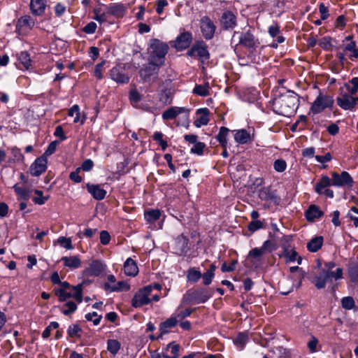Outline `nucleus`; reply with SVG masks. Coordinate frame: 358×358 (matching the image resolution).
Instances as JSON below:
<instances>
[{
    "instance_id": "obj_47",
    "label": "nucleus",
    "mask_w": 358,
    "mask_h": 358,
    "mask_svg": "<svg viewBox=\"0 0 358 358\" xmlns=\"http://www.w3.org/2000/svg\"><path fill=\"white\" fill-rule=\"evenodd\" d=\"M248 341V336L245 333H239L234 339L235 345L241 350L243 349Z\"/></svg>"
},
{
    "instance_id": "obj_21",
    "label": "nucleus",
    "mask_w": 358,
    "mask_h": 358,
    "mask_svg": "<svg viewBox=\"0 0 358 358\" xmlns=\"http://www.w3.org/2000/svg\"><path fill=\"white\" fill-rule=\"evenodd\" d=\"M86 188L96 200H102L106 195V191L101 188L99 185L87 183L86 185Z\"/></svg>"
},
{
    "instance_id": "obj_33",
    "label": "nucleus",
    "mask_w": 358,
    "mask_h": 358,
    "mask_svg": "<svg viewBox=\"0 0 358 358\" xmlns=\"http://www.w3.org/2000/svg\"><path fill=\"white\" fill-rule=\"evenodd\" d=\"M322 236H315L307 243V249L311 252H317L323 245Z\"/></svg>"
},
{
    "instance_id": "obj_16",
    "label": "nucleus",
    "mask_w": 358,
    "mask_h": 358,
    "mask_svg": "<svg viewBox=\"0 0 358 358\" xmlns=\"http://www.w3.org/2000/svg\"><path fill=\"white\" fill-rule=\"evenodd\" d=\"M192 41V34L190 32H183L176 38L174 47L178 50H182L190 45Z\"/></svg>"
},
{
    "instance_id": "obj_15",
    "label": "nucleus",
    "mask_w": 358,
    "mask_h": 358,
    "mask_svg": "<svg viewBox=\"0 0 358 358\" xmlns=\"http://www.w3.org/2000/svg\"><path fill=\"white\" fill-rule=\"evenodd\" d=\"M106 268V265L99 260H94L90 266L83 271L85 276H99Z\"/></svg>"
},
{
    "instance_id": "obj_5",
    "label": "nucleus",
    "mask_w": 358,
    "mask_h": 358,
    "mask_svg": "<svg viewBox=\"0 0 358 358\" xmlns=\"http://www.w3.org/2000/svg\"><path fill=\"white\" fill-rule=\"evenodd\" d=\"M334 102V101L331 96L323 95L320 93L313 103L310 110L314 114L320 113L327 108H331Z\"/></svg>"
},
{
    "instance_id": "obj_1",
    "label": "nucleus",
    "mask_w": 358,
    "mask_h": 358,
    "mask_svg": "<svg viewBox=\"0 0 358 358\" xmlns=\"http://www.w3.org/2000/svg\"><path fill=\"white\" fill-rule=\"evenodd\" d=\"M299 96L293 91H288L275 98L273 102L274 111L281 115L289 117L296 112L299 106Z\"/></svg>"
},
{
    "instance_id": "obj_26",
    "label": "nucleus",
    "mask_w": 358,
    "mask_h": 358,
    "mask_svg": "<svg viewBox=\"0 0 358 358\" xmlns=\"http://www.w3.org/2000/svg\"><path fill=\"white\" fill-rule=\"evenodd\" d=\"M180 345L171 343L168 344L162 353L164 358H178L179 357Z\"/></svg>"
},
{
    "instance_id": "obj_17",
    "label": "nucleus",
    "mask_w": 358,
    "mask_h": 358,
    "mask_svg": "<svg viewBox=\"0 0 358 358\" xmlns=\"http://www.w3.org/2000/svg\"><path fill=\"white\" fill-rule=\"evenodd\" d=\"M110 78L120 84H125L129 83V76L124 73V71L120 66H116L110 71Z\"/></svg>"
},
{
    "instance_id": "obj_27",
    "label": "nucleus",
    "mask_w": 358,
    "mask_h": 358,
    "mask_svg": "<svg viewBox=\"0 0 358 358\" xmlns=\"http://www.w3.org/2000/svg\"><path fill=\"white\" fill-rule=\"evenodd\" d=\"M30 9L35 15L39 16L43 15L45 10V0H31Z\"/></svg>"
},
{
    "instance_id": "obj_60",
    "label": "nucleus",
    "mask_w": 358,
    "mask_h": 358,
    "mask_svg": "<svg viewBox=\"0 0 358 358\" xmlns=\"http://www.w3.org/2000/svg\"><path fill=\"white\" fill-rule=\"evenodd\" d=\"M129 100L133 104L137 103L141 100V95L136 89H133L129 92Z\"/></svg>"
},
{
    "instance_id": "obj_23",
    "label": "nucleus",
    "mask_w": 358,
    "mask_h": 358,
    "mask_svg": "<svg viewBox=\"0 0 358 358\" xmlns=\"http://www.w3.org/2000/svg\"><path fill=\"white\" fill-rule=\"evenodd\" d=\"M328 282H331V280L325 270H320L319 274L315 275L313 281L315 286L319 289L324 288Z\"/></svg>"
},
{
    "instance_id": "obj_25",
    "label": "nucleus",
    "mask_w": 358,
    "mask_h": 358,
    "mask_svg": "<svg viewBox=\"0 0 358 358\" xmlns=\"http://www.w3.org/2000/svg\"><path fill=\"white\" fill-rule=\"evenodd\" d=\"M178 324V319L176 317H171L166 321L162 322L159 325L160 334L158 338H162L164 334L169 333V329L173 328Z\"/></svg>"
},
{
    "instance_id": "obj_49",
    "label": "nucleus",
    "mask_w": 358,
    "mask_h": 358,
    "mask_svg": "<svg viewBox=\"0 0 358 358\" xmlns=\"http://www.w3.org/2000/svg\"><path fill=\"white\" fill-rule=\"evenodd\" d=\"M350 281L353 282H358V264H354L349 266L348 270Z\"/></svg>"
},
{
    "instance_id": "obj_3",
    "label": "nucleus",
    "mask_w": 358,
    "mask_h": 358,
    "mask_svg": "<svg viewBox=\"0 0 358 358\" xmlns=\"http://www.w3.org/2000/svg\"><path fill=\"white\" fill-rule=\"evenodd\" d=\"M213 292L204 287L197 289H189L183 296L182 301L185 303H203L206 302L213 296Z\"/></svg>"
},
{
    "instance_id": "obj_36",
    "label": "nucleus",
    "mask_w": 358,
    "mask_h": 358,
    "mask_svg": "<svg viewBox=\"0 0 358 358\" xmlns=\"http://www.w3.org/2000/svg\"><path fill=\"white\" fill-rule=\"evenodd\" d=\"M104 288L106 289H110L112 292H120L129 290L130 286L127 282L122 280L119 281L113 286H110L108 283H105Z\"/></svg>"
},
{
    "instance_id": "obj_63",
    "label": "nucleus",
    "mask_w": 358,
    "mask_h": 358,
    "mask_svg": "<svg viewBox=\"0 0 358 358\" xmlns=\"http://www.w3.org/2000/svg\"><path fill=\"white\" fill-rule=\"evenodd\" d=\"M264 253H265V252L262 250V248H255L249 252L248 255H249V257L258 259L259 257L262 256Z\"/></svg>"
},
{
    "instance_id": "obj_34",
    "label": "nucleus",
    "mask_w": 358,
    "mask_h": 358,
    "mask_svg": "<svg viewBox=\"0 0 358 358\" xmlns=\"http://www.w3.org/2000/svg\"><path fill=\"white\" fill-rule=\"evenodd\" d=\"M188 243L189 239L186 236L182 234L178 236L176 239L177 253L181 255L186 252L188 249Z\"/></svg>"
},
{
    "instance_id": "obj_42",
    "label": "nucleus",
    "mask_w": 358,
    "mask_h": 358,
    "mask_svg": "<svg viewBox=\"0 0 358 358\" xmlns=\"http://www.w3.org/2000/svg\"><path fill=\"white\" fill-rule=\"evenodd\" d=\"M201 278V273L196 268H190L187 271V278L189 282H196Z\"/></svg>"
},
{
    "instance_id": "obj_14",
    "label": "nucleus",
    "mask_w": 358,
    "mask_h": 358,
    "mask_svg": "<svg viewBox=\"0 0 358 358\" xmlns=\"http://www.w3.org/2000/svg\"><path fill=\"white\" fill-rule=\"evenodd\" d=\"M48 161L45 157H41L37 158L35 162L31 165L29 172L33 176H39L47 169Z\"/></svg>"
},
{
    "instance_id": "obj_29",
    "label": "nucleus",
    "mask_w": 358,
    "mask_h": 358,
    "mask_svg": "<svg viewBox=\"0 0 358 358\" xmlns=\"http://www.w3.org/2000/svg\"><path fill=\"white\" fill-rule=\"evenodd\" d=\"M124 273L128 276H135L138 273V268L136 262L131 258H128L124 264Z\"/></svg>"
},
{
    "instance_id": "obj_56",
    "label": "nucleus",
    "mask_w": 358,
    "mask_h": 358,
    "mask_svg": "<svg viewBox=\"0 0 358 358\" xmlns=\"http://www.w3.org/2000/svg\"><path fill=\"white\" fill-rule=\"evenodd\" d=\"M325 271L328 273L331 280L334 278L336 280L343 278V269L341 268H338L336 271H332V270H325Z\"/></svg>"
},
{
    "instance_id": "obj_6",
    "label": "nucleus",
    "mask_w": 358,
    "mask_h": 358,
    "mask_svg": "<svg viewBox=\"0 0 358 358\" xmlns=\"http://www.w3.org/2000/svg\"><path fill=\"white\" fill-rule=\"evenodd\" d=\"M238 44L247 49L255 50L259 46L260 42L252 32L248 30L241 34Z\"/></svg>"
},
{
    "instance_id": "obj_40",
    "label": "nucleus",
    "mask_w": 358,
    "mask_h": 358,
    "mask_svg": "<svg viewBox=\"0 0 358 358\" xmlns=\"http://www.w3.org/2000/svg\"><path fill=\"white\" fill-rule=\"evenodd\" d=\"M229 131V129L225 127H222L220 129V131L216 136V138L220 142L221 146L222 148L227 147V136L228 135V133Z\"/></svg>"
},
{
    "instance_id": "obj_31",
    "label": "nucleus",
    "mask_w": 358,
    "mask_h": 358,
    "mask_svg": "<svg viewBox=\"0 0 358 358\" xmlns=\"http://www.w3.org/2000/svg\"><path fill=\"white\" fill-rule=\"evenodd\" d=\"M31 64L30 56L27 52H21L18 56L17 66L20 69H29Z\"/></svg>"
},
{
    "instance_id": "obj_53",
    "label": "nucleus",
    "mask_w": 358,
    "mask_h": 358,
    "mask_svg": "<svg viewBox=\"0 0 358 358\" xmlns=\"http://www.w3.org/2000/svg\"><path fill=\"white\" fill-rule=\"evenodd\" d=\"M163 134L160 131H157L153 135V139L157 141L159 145L162 147V149L163 150H166L167 146H168V144H167V142L166 141H164L163 140Z\"/></svg>"
},
{
    "instance_id": "obj_64",
    "label": "nucleus",
    "mask_w": 358,
    "mask_h": 358,
    "mask_svg": "<svg viewBox=\"0 0 358 358\" xmlns=\"http://www.w3.org/2000/svg\"><path fill=\"white\" fill-rule=\"evenodd\" d=\"M110 241V236L107 231H101L100 233V242L101 244L106 245L109 243Z\"/></svg>"
},
{
    "instance_id": "obj_50",
    "label": "nucleus",
    "mask_w": 358,
    "mask_h": 358,
    "mask_svg": "<svg viewBox=\"0 0 358 358\" xmlns=\"http://www.w3.org/2000/svg\"><path fill=\"white\" fill-rule=\"evenodd\" d=\"M193 93L201 96H206L209 94L208 85H196L193 90Z\"/></svg>"
},
{
    "instance_id": "obj_41",
    "label": "nucleus",
    "mask_w": 358,
    "mask_h": 358,
    "mask_svg": "<svg viewBox=\"0 0 358 358\" xmlns=\"http://www.w3.org/2000/svg\"><path fill=\"white\" fill-rule=\"evenodd\" d=\"M94 13L95 14L94 19L99 22L100 23H103L108 21V17L110 16L107 10L105 12H102L101 8H94Z\"/></svg>"
},
{
    "instance_id": "obj_55",
    "label": "nucleus",
    "mask_w": 358,
    "mask_h": 358,
    "mask_svg": "<svg viewBox=\"0 0 358 358\" xmlns=\"http://www.w3.org/2000/svg\"><path fill=\"white\" fill-rule=\"evenodd\" d=\"M57 243L64 248L67 250H71L73 248L71 244V240L69 238L61 236L57 239Z\"/></svg>"
},
{
    "instance_id": "obj_20",
    "label": "nucleus",
    "mask_w": 358,
    "mask_h": 358,
    "mask_svg": "<svg viewBox=\"0 0 358 358\" xmlns=\"http://www.w3.org/2000/svg\"><path fill=\"white\" fill-rule=\"evenodd\" d=\"M324 215V212L320 208L311 204L305 212V216L308 222H314L315 220L320 218Z\"/></svg>"
},
{
    "instance_id": "obj_45",
    "label": "nucleus",
    "mask_w": 358,
    "mask_h": 358,
    "mask_svg": "<svg viewBox=\"0 0 358 358\" xmlns=\"http://www.w3.org/2000/svg\"><path fill=\"white\" fill-rule=\"evenodd\" d=\"M120 346V343L115 339H109L107 342V349L113 355L118 352Z\"/></svg>"
},
{
    "instance_id": "obj_43",
    "label": "nucleus",
    "mask_w": 358,
    "mask_h": 358,
    "mask_svg": "<svg viewBox=\"0 0 358 358\" xmlns=\"http://www.w3.org/2000/svg\"><path fill=\"white\" fill-rule=\"evenodd\" d=\"M345 87L348 90V93L355 94L358 91V77L351 79L348 83L345 84Z\"/></svg>"
},
{
    "instance_id": "obj_38",
    "label": "nucleus",
    "mask_w": 358,
    "mask_h": 358,
    "mask_svg": "<svg viewBox=\"0 0 358 358\" xmlns=\"http://www.w3.org/2000/svg\"><path fill=\"white\" fill-rule=\"evenodd\" d=\"M234 139L240 144H245L250 141V135L245 129L238 130L234 135Z\"/></svg>"
},
{
    "instance_id": "obj_62",
    "label": "nucleus",
    "mask_w": 358,
    "mask_h": 358,
    "mask_svg": "<svg viewBox=\"0 0 358 358\" xmlns=\"http://www.w3.org/2000/svg\"><path fill=\"white\" fill-rule=\"evenodd\" d=\"M263 227V223L260 220H253L248 224V229L254 232Z\"/></svg>"
},
{
    "instance_id": "obj_54",
    "label": "nucleus",
    "mask_w": 358,
    "mask_h": 358,
    "mask_svg": "<svg viewBox=\"0 0 358 358\" xmlns=\"http://www.w3.org/2000/svg\"><path fill=\"white\" fill-rule=\"evenodd\" d=\"M205 148L206 145L204 143L196 142L191 148V152L198 155H201L203 153V150Z\"/></svg>"
},
{
    "instance_id": "obj_4",
    "label": "nucleus",
    "mask_w": 358,
    "mask_h": 358,
    "mask_svg": "<svg viewBox=\"0 0 358 358\" xmlns=\"http://www.w3.org/2000/svg\"><path fill=\"white\" fill-rule=\"evenodd\" d=\"M151 287L145 286L139 289L134 296L131 300V306L134 308H140L144 305L149 304L151 299Z\"/></svg>"
},
{
    "instance_id": "obj_59",
    "label": "nucleus",
    "mask_w": 358,
    "mask_h": 358,
    "mask_svg": "<svg viewBox=\"0 0 358 358\" xmlns=\"http://www.w3.org/2000/svg\"><path fill=\"white\" fill-rule=\"evenodd\" d=\"M64 306L68 308V309L62 310V313L65 315H69L77 309V305L72 301H68Z\"/></svg>"
},
{
    "instance_id": "obj_24",
    "label": "nucleus",
    "mask_w": 358,
    "mask_h": 358,
    "mask_svg": "<svg viewBox=\"0 0 358 358\" xmlns=\"http://www.w3.org/2000/svg\"><path fill=\"white\" fill-rule=\"evenodd\" d=\"M189 110L183 107H171L162 113V118L165 120H173L180 113H188Z\"/></svg>"
},
{
    "instance_id": "obj_28",
    "label": "nucleus",
    "mask_w": 358,
    "mask_h": 358,
    "mask_svg": "<svg viewBox=\"0 0 358 358\" xmlns=\"http://www.w3.org/2000/svg\"><path fill=\"white\" fill-rule=\"evenodd\" d=\"M86 283V281H83L82 283L73 286L72 289L74 293L66 292V300L69 298H74L78 303H81L83 301V285Z\"/></svg>"
},
{
    "instance_id": "obj_37",
    "label": "nucleus",
    "mask_w": 358,
    "mask_h": 358,
    "mask_svg": "<svg viewBox=\"0 0 358 358\" xmlns=\"http://www.w3.org/2000/svg\"><path fill=\"white\" fill-rule=\"evenodd\" d=\"M13 189L18 196V200H28L30 197V191L26 188L20 186L19 183H16L13 186Z\"/></svg>"
},
{
    "instance_id": "obj_57",
    "label": "nucleus",
    "mask_w": 358,
    "mask_h": 358,
    "mask_svg": "<svg viewBox=\"0 0 358 358\" xmlns=\"http://www.w3.org/2000/svg\"><path fill=\"white\" fill-rule=\"evenodd\" d=\"M34 193L38 196L37 197H34L33 199V201L35 203L43 205L48 199V196H43V192L41 190L36 189Z\"/></svg>"
},
{
    "instance_id": "obj_35",
    "label": "nucleus",
    "mask_w": 358,
    "mask_h": 358,
    "mask_svg": "<svg viewBox=\"0 0 358 358\" xmlns=\"http://www.w3.org/2000/svg\"><path fill=\"white\" fill-rule=\"evenodd\" d=\"M331 185H332V178H330L327 176H322L320 181L316 183L315 190L317 194H322L323 189Z\"/></svg>"
},
{
    "instance_id": "obj_51",
    "label": "nucleus",
    "mask_w": 358,
    "mask_h": 358,
    "mask_svg": "<svg viewBox=\"0 0 358 358\" xmlns=\"http://www.w3.org/2000/svg\"><path fill=\"white\" fill-rule=\"evenodd\" d=\"M342 307L345 310H351L355 306V303L352 296H345L341 299Z\"/></svg>"
},
{
    "instance_id": "obj_39",
    "label": "nucleus",
    "mask_w": 358,
    "mask_h": 358,
    "mask_svg": "<svg viewBox=\"0 0 358 358\" xmlns=\"http://www.w3.org/2000/svg\"><path fill=\"white\" fill-rule=\"evenodd\" d=\"M343 50L344 52H351L349 56L350 59L353 60L354 58H358V48L357 47V44L355 41H351L350 43L346 44Z\"/></svg>"
},
{
    "instance_id": "obj_13",
    "label": "nucleus",
    "mask_w": 358,
    "mask_h": 358,
    "mask_svg": "<svg viewBox=\"0 0 358 358\" xmlns=\"http://www.w3.org/2000/svg\"><path fill=\"white\" fill-rule=\"evenodd\" d=\"M159 93V100L164 103H171L172 98L174 94V90L171 87V83L170 80H166L161 86Z\"/></svg>"
},
{
    "instance_id": "obj_32",
    "label": "nucleus",
    "mask_w": 358,
    "mask_h": 358,
    "mask_svg": "<svg viewBox=\"0 0 358 358\" xmlns=\"http://www.w3.org/2000/svg\"><path fill=\"white\" fill-rule=\"evenodd\" d=\"M61 261L64 265L70 268H77L81 265V261L78 256L62 257Z\"/></svg>"
},
{
    "instance_id": "obj_18",
    "label": "nucleus",
    "mask_w": 358,
    "mask_h": 358,
    "mask_svg": "<svg viewBox=\"0 0 358 358\" xmlns=\"http://www.w3.org/2000/svg\"><path fill=\"white\" fill-rule=\"evenodd\" d=\"M34 20L29 15H24L18 19L16 28L19 32H27L34 26Z\"/></svg>"
},
{
    "instance_id": "obj_7",
    "label": "nucleus",
    "mask_w": 358,
    "mask_h": 358,
    "mask_svg": "<svg viewBox=\"0 0 358 358\" xmlns=\"http://www.w3.org/2000/svg\"><path fill=\"white\" fill-rule=\"evenodd\" d=\"M337 104L343 110H352L358 105V97L353 94L343 93L336 99Z\"/></svg>"
},
{
    "instance_id": "obj_11",
    "label": "nucleus",
    "mask_w": 358,
    "mask_h": 358,
    "mask_svg": "<svg viewBox=\"0 0 358 358\" xmlns=\"http://www.w3.org/2000/svg\"><path fill=\"white\" fill-rule=\"evenodd\" d=\"M258 196L261 200L273 202L276 205L280 202V198L276 194V191H273L268 187L261 188L258 192Z\"/></svg>"
},
{
    "instance_id": "obj_19",
    "label": "nucleus",
    "mask_w": 358,
    "mask_h": 358,
    "mask_svg": "<svg viewBox=\"0 0 358 358\" xmlns=\"http://www.w3.org/2000/svg\"><path fill=\"white\" fill-rule=\"evenodd\" d=\"M160 66L152 63V61H149V63L147 65H144L139 71L140 76L144 80H146L153 74L156 73Z\"/></svg>"
},
{
    "instance_id": "obj_8",
    "label": "nucleus",
    "mask_w": 358,
    "mask_h": 358,
    "mask_svg": "<svg viewBox=\"0 0 358 358\" xmlns=\"http://www.w3.org/2000/svg\"><path fill=\"white\" fill-rule=\"evenodd\" d=\"M187 54L190 57H199L202 60L208 59L210 57L207 45L203 41H199L194 44Z\"/></svg>"
},
{
    "instance_id": "obj_10",
    "label": "nucleus",
    "mask_w": 358,
    "mask_h": 358,
    "mask_svg": "<svg viewBox=\"0 0 358 358\" xmlns=\"http://www.w3.org/2000/svg\"><path fill=\"white\" fill-rule=\"evenodd\" d=\"M332 185L352 187L353 179L347 171H343L341 174L336 172L331 173Z\"/></svg>"
},
{
    "instance_id": "obj_22",
    "label": "nucleus",
    "mask_w": 358,
    "mask_h": 358,
    "mask_svg": "<svg viewBox=\"0 0 358 358\" xmlns=\"http://www.w3.org/2000/svg\"><path fill=\"white\" fill-rule=\"evenodd\" d=\"M106 9L108 10L110 15L115 17H122L125 13L127 8L122 3H112L106 6Z\"/></svg>"
},
{
    "instance_id": "obj_48",
    "label": "nucleus",
    "mask_w": 358,
    "mask_h": 358,
    "mask_svg": "<svg viewBox=\"0 0 358 358\" xmlns=\"http://www.w3.org/2000/svg\"><path fill=\"white\" fill-rule=\"evenodd\" d=\"M161 213L159 210H150L145 212V218L149 222H153L159 219Z\"/></svg>"
},
{
    "instance_id": "obj_58",
    "label": "nucleus",
    "mask_w": 358,
    "mask_h": 358,
    "mask_svg": "<svg viewBox=\"0 0 358 358\" xmlns=\"http://www.w3.org/2000/svg\"><path fill=\"white\" fill-rule=\"evenodd\" d=\"M68 115L69 116H71L73 117L74 115H76L75 116V118L73 120V122L76 123V122H78L79 120H80V110H79V106L78 105H74L69 110V113H68Z\"/></svg>"
},
{
    "instance_id": "obj_9",
    "label": "nucleus",
    "mask_w": 358,
    "mask_h": 358,
    "mask_svg": "<svg viewBox=\"0 0 358 358\" xmlns=\"http://www.w3.org/2000/svg\"><path fill=\"white\" fill-rule=\"evenodd\" d=\"M200 28L205 39L210 40L213 38L216 27L210 17L204 16L201 19Z\"/></svg>"
},
{
    "instance_id": "obj_2",
    "label": "nucleus",
    "mask_w": 358,
    "mask_h": 358,
    "mask_svg": "<svg viewBox=\"0 0 358 358\" xmlns=\"http://www.w3.org/2000/svg\"><path fill=\"white\" fill-rule=\"evenodd\" d=\"M150 48L152 51L150 55L149 61L158 66L164 64V57L168 52L169 46L166 43L157 38L150 41Z\"/></svg>"
},
{
    "instance_id": "obj_61",
    "label": "nucleus",
    "mask_w": 358,
    "mask_h": 358,
    "mask_svg": "<svg viewBox=\"0 0 358 358\" xmlns=\"http://www.w3.org/2000/svg\"><path fill=\"white\" fill-rule=\"evenodd\" d=\"M274 169L278 172H283L287 167L286 162L283 159H277L274 162Z\"/></svg>"
},
{
    "instance_id": "obj_12",
    "label": "nucleus",
    "mask_w": 358,
    "mask_h": 358,
    "mask_svg": "<svg viewBox=\"0 0 358 358\" xmlns=\"http://www.w3.org/2000/svg\"><path fill=\"white\" fill-rule=\"evenodd\" d=\"M220 24L224 30L233 29L237 24L236 15L229 10L224 11L220 18Z\"/></svg>"
},
{
    "instance_id": "obj_52",
    "label": "nucleus",
    "mask_w": 358,
    "mask_h": 358,
    "mask_svg": "<svg viewBox=\"0 0 358 358\" xmlns=\"http://www.w3.org/2000/svg\"><path fill=\"white\" fill-rule=\"evenodd\" d=\"M282 256L285 258L286 262H293L296 260L298 253L295 250H289L286 249L283 252Z\"/></svg>"
},
{
    "instance_id": "obj_30",
    "label": "nucleus",
    "mask_w": 358,
    "mask_h": 358,
    "mask_svg": "<svg viewBox=\"0 0 358 358\" xmlns=\"http://www.w3.org/2000/svg\"><path fill=\"white\" fill-rule=\"evenodd\" d=\"M197 114H200L201 116L198 117L196 120L194 122V124L196 127H200L202 125H206L209 122L208 115L210 114V111L208 108H200L198 109L196 111Z\"/></svg>"
},
{
    "instance_id": "obj_44",
    "label": "nucleus",
    "mask_w": 358,
    "mask_h": 358,
    "mask_svg": "<svg viewBox=\"0 0 358 358\" xmlns=\"http://www.w3.org/2000/svg\"><path fill=\"white\" fill-rule=\"evenodd\" d=\"M332 41L336 42V40L333 39L330 36H325L320 40L319 45L323 50L331 51L334 47Z\"/></svg>"
},
{
    "instance_id": "obj_46",
    "label": "nucleus",
    "mask_w": 358,
    "mask_h": 358,
    "mask_svg": "<svg viewBox=\"0 0 358 358\" xmlns=\"http://www.w3.org/2000/svg\"><path fill=\"white\" fill-rule=\"evenodd\" d=\"M83 330L78 324L70 325L67 329V334L71 338H80Z\"/></svg>"
}]
</instances>
